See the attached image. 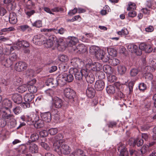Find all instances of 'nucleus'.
Segmentation results:
<instances>
[{
    "instance_id": "f257e3e1",
    "label": "nucleus",
    "mask_w": 156,
    "mask_h": 156,
    "mask_svg": "<svg viewBox=\"0 0 156 156\" xmlns=\"http://www.w3.org/2000/svg\"><path fill=\"white\" fill-rule=\"evenodd\" d=\"M44 45L46 48H51L54 45L58 49L64 48L65 49L66 47L65 42L62 39H59L57 40L54 36H50L48 39L47 38L46 41L44 42Z\"/></svg>"
},
{
    "instance_id": "f03ea898",
    "label": "nucleus",
    "mask_w": 156,
    "mask_h": 156,
    "mask_svg": "<svg viewBox=\"0 0 156 156\" xmlns=\"http://www.w3.org/2000/svg\"><path fill=\"white\" fill-rule=\"evenodd\" d=\"M54 151L57 152L59 155H61L62 154H68L70 153L71 150L69 146L66 144L58 143L54 144Z\"/></svg>"
},
{
    "instance_id": "7ed1b4c3",
    "label": "nucleus",
    "mask_w": 156,
    "mask_h": 156,
    "mask_svg": "<svg viewBox=\"0 0 156 156\" xmlns=\"http://www.w3.org/2000/svg\"><path fill=\"white\" fill-rule=\"evenodd\" d=\"M89 52L91 54L94 55L99 59L101 57V54L103 52L99 47L94 46L90 47Z\"/></svg>"
},
{
    "instance_id": "20e7f679",
    "label": "nucleus",
    "mask_w": 156,
    "mask_h": 156,
    "mask_svg": "<svg viewBox=\"0 0 156 156\" xmlns=\"http://www.w3.org/2000/svg\"><path fill=\"white\" fill-rule=\"evenodd\" d=\"M64 95L67 98L74 101V98L76 96L74 91L69 88H66L64 90Z\"/></svg>"
},
{
    "instance_id": "39448f33",
    "label": "nucleus",
    "mask_w": 156,
    "mask_h": 156,
    "mask_svg": "<svg viewBox=\"0 0 156 156\" xmlns=\"http://www.w3.org/2000/svg\"><path fill=\"white\" fill-rule=\"evenodd\" d=\"M87 67L90 70L97 72L100 71L102 68L101 65L98 62H95L93 64H88L87 65Z\"/></svg>"
},
{
    "instance_id": "423d86ee",
    "label": "nucleus",
    "mask_w": 156,
    "mask_h": 156,
    "mask_svg": "<svg viewBox=\"0 0 156 156\" xmlns=\"http://www.w3.org/2000/svg\"><path fill=\"white\" fill-rule=\"evenodd\" d=\"M65 73L59 74L58 76V80H57L58 84L61 86H63L66 84V76Z\"/></svg>"
},
{
    "instance_id": "0eeeda50",
    "label": "nucleus",
    "mask_w": 156,
    "mask_h": 156,
    "mask_svg": "<svg viewBox=\"0 0 156 156\" xmlns=\"http://www.w3.org/2000/svg\"><path fill=\"white\" fill-rule=\"evenodd\" d=\"M36 119L33 120L32 119L31 121L34 123V126L37 129L43 127L44 126V121L41 119H38V117L36 116Z\"/></svg>"
},
{
    "instance_id": "6e6552de",
    "label": "nucleus",
    "mask_w": 156,
    "mask_h": 156,
    "mask_svg": "<svg viewBox=\"0 0 156 156\" xmlns=\"http://www.w3.org/2000/svg\"><path fill=\"white\" fill-rule=\"evenodd\" d=\"M70 72H73L76 80L80 81L82 80L83 76L81 74V72L78 69L73 68L70 69Z\"/></svg>"
},
{
    "instance_id": "1a4fd4ad",
    "label": "nucleus",
    "mask_w": 156,
    "mask_h": 156,
    "mask_svg": "<svg viewBox=\"0 0 156 156\" xmlns=\"http://www.w3.org/2000/svg\"><path fill=\"white\" fill-rule=\"evenodd\" d=\"M27 66V64L25 62H20L16 64L15 69L16 71L21 72L26 69Z\"/></svg>"
},
{
    "instance_id": "9d476101",
    "label": "nucleus",
    "mask_w": 156,
    "mask_h": 156,
    "mask_svg": "<svg viewBox=\"0 0 156 156\" xmlns=\"http://www.w3.org/2000/svg\"><path fill=\"white\" fill-rule=\"evenodd\" d=\"M53 106L57 108H61L62 106V100L57 97H54L52 99Z\"/></svg>"
},
{
    "instance_id": "9b49d317",
    "label": "nucleus",
    "mask_w": 156,
    "mask_h": 156,
    "mask_svg": "<svg viewBox=\"0 0 156 156\" xmlns=\"http://www.w3.org/2000/svg\"><path fill=\"white\" fill-rule=\"evenodd\" d=\"M105 87V83L102 80H97L95 84L94 87L96 90L98 91H101Z\"/></svg>"
},
{
    "instance_id": "f8f14e48",
    "label": "nucleus",
    "mask_w": 156,
    "mask_h": 156,
    "mask_svg": "<svg viewBox=\"0 0 156 156\" xmlns=\"http://www.w3.org/2000/svg\"><path fill=\"white\" fill-rule=\"evenodd\" d=\"M45 84L47 86L51 87H54L58 85L57 80L51 78H48L46 80Z\"/></svg>"
},
{
    "instance_id": "ddd939ff",
    "label": "nucleus",
    "mask_w": 156,
    "mask_h": 156,
    "mask_svg": "<svg viewBox=\"0 0 156 156\" xmlns=\"http://www.w3.org/2000/svg\"><path fill=\"white\" fill-rule=\"evenodd\" d=\"M78 41L77 38L75 37H69L66 40L68 46L72 47L75 45Z\"/></svg>"
},
{
    "instance_id": "4468645a",
    "label": "nucleus",
    "mask_w": 156,
    "mask_h": 156,
    "mask_svg": "<svg viewBox=\"0 0 156 156\" xmlns=\"http://www.w3.org/2000/svg\"><path fill=\"white\" fill-rule=\"evenodd\" d=\"M30 139L26 143L27 145H30L31 142H37L39 139L38 134L36 132L33 133L30 135Z\"/></svg>"
},
{
    "instance_id": "2eb2a0df",
    "label": "nucleus",
    "mask_w": 156,
    "mask_h": 156,
    "mask_svg": "<svg viewBox=\"0 0 156 156\" xmlns=\"http://www.w3.org/2000/svg\"><path fill=\"white\" fill-rule=\"evenodd\" d=\"M42 120L46 122H49L51 119V114L49 112L43 113L41 115Z\"/></svg>"
},
{
    "instance_id": "dca6fc26",
    "label": "nucleus",
    "mask_w": 156,
    "mask_h": 156,
    "mask_svg": "<svg viewBox=\"0 0 156 156\" xmlns=\"http://www.w3.org/2000/svg\"><path fill=\"white\" fill-rule=\"evenodd\" d=\"M87 96L89 98H93L95 94V90L90 85H89L86 91Z\"/></svg>"
},
{
    "instance_id": "f3484780",
    "label": "nucleus",
    "mask_w": 156,
    "mask_h": 156,
    "mask_svg": "<svg viewBox=\"0 0 156 156\" xmlns=\"http://www.w3.org/2000/svg\"><path fill=\"white\" fill-rule=\"evenodd\" d=\"M12 98L14 102L17 104H21L22 102V97L20 94H15L13 95Z\"/></svg>"
},
{
    "instance_id": "a211bd4d",
    "label": "nucleus",
    "mask_w": 156,
    "mask_h": 156,
    "mask_svg": "<svg viewBox=\"0 0 156 156\" xmlns=\"http://www.w3.org/2000/svg\"><path fill=\"white\" fill-rule=\"evenodd\" d=\"M44 9L45 11L51 14H53L52 13V12H58L63 11V9L61 7H55L51 9V10L48 7H44Z\"/></svg>"
},
{
    "instance_id": "6ab92c4d",
    "label": "nucleus",
    "mask_w": 156,
    "mask_h": 156,
    "mask_svg": "<svg viewBox=\"0 0 156 156\" xmlns=\"http://www.w3.org/2000/svg\"><path fill=\"white\" fill-rule=\"evenodd\" d=\"M9 21L12 24H15L17 22V18L16 13L14 12L10 14L9 16Z\"/></svg>"
},
{
    "instance_id": "aec40b11",
    "label": "nucleus",
    "mask_w": 156,
    "mask_h": 156,
    "mask_svg": "<svg viewBox=\"0 0 156 156\" xmlns=\"http://www.w3.org/2000/svg\"><path fill=\"white\" fill-rule=\"evenodd\" d=\"M9 111V110H4L3 109H2L0 111L1 112H2L3 114L2 115V117L4 119H8L9 118L12 117L13 115H12L10 114L8 112Z\"/></svg>"
},
{
    "instance_id": "412c9836",
    "label": "nucleus",
    "mask_w": 156,
    "mask_h": 156,
    "mask_svg": "<svg viewBox=\"0 0 156 156\" xmlns=\"http://www.w3.org/2000/svg\"><path fill=\"white\" fill-rule=\"evenodd\" d=\"M103 70L108 74H111L113 73V69L109 65H105L103 66Z\"/></svg>"
},
{
    "instance_id": "4be33fe9",
    "label": "nucleus",
    "mask_w": 156,
    "mask_h": 156,
    "mask_svg": "<svg viewBox=\"0 0 156 156\" xmlns=\"http://www.w3.org/2000/svg\"><path fill=\"white\" fill-rule=\"evenodd\" d=\"M2 105L6 109L8 110H9V108L12 107V102L10 100L8 99H5L3 101Z\"/></svg>"
},
{
    "instance_id": "5701e85b",
    "label": "nucleus",
    "mask_w": 156,
    "mask_h": 156,
    "mask_svg": "<svg viewBox=\"0 0 156 156\" xmlns=\"http://www.w3.org/2000/svg\"><path fill=\"white\" fill-rule=\"evenodd\" d=\"M87 83H92L95 80V76L94 74L91 72H89L88 75L85 78Z\"/></svg>"
},
{
    "instance_id": "b1692460",
    "label": "nucleus",
    "mask_w": 156,
    "mask_h": 156,
    "mask_svg": "<svg viewBox=\"0 0 156 156\" xmlns=\"http://www.w3.org/2000/svg\"><path fill=\"white\" fill-rule=\"evenodd\" d=\"M29 147L30 151L32 154L37 153L38 151V148L37 146L35 144H30Z\"/></svg>"
},
{
    "instance_id": "393cba45",
    "label": "nucleus",
    "mask_w": 156,
    "mask_h": 156,
    "mask_svg": "<svg viewBox=\"0 0 156 156\" xmlns=\"http://www.w3.org/2000/svg\"><path fill=\"white\" fill-rule=\"evenodd\" d=\"M76 52L79 54H82L85 52L86 49L84 45L83 44L79 45L76 47Z\"/></svg>"
},
{
    "instance_id": "a878e982",
    "label": "nucleus",
    "mask_w": 156,
    "mask_h": 156,
    "mask_svg": "<svg viewBox=\"0 0 156 156\" xmlns=\"http://www.w3.org/2000/svg\"><path fill=\"white\" fill-rule=\"evenodd\" d=\"M2 65L6 67H10L13 64V62L9 58L5 59L2 61Z\"/></svg>"
},
{
    "instance_id": "bb28decb",
    "label": "nucleus",
    "mask_w": 156,
    "mask_h": 156,
    "mask_svg": "<svg viewBox=\"0 0 156 156\" xmlns=\"http://www.w3.org/2000/svg\"><path fill=\"white\" fill-rule=\"evenodd\" d=\"M73 63V65L75 67L80 69L81 67L80 64L81 63L79 59L77 58H75L73 59L71 62Z\"/></svg>"
},
{
    "instance_id": "cd10ccee",
    "label": "nucleus",
    "mask_w": 156,
    "mask_h": 156,
    "mask_svg": "<svg viewBox=\"0 0 156 156\" xmlns=\"http://www.w3.org/2000/svg\"><path fill=\"white\" fill-rule=\"evenodd\" d=\"M17 45L21 47H28L29 46V43L26 41H18L17 43Z\"/></svg>"
},
{
    "instance_id": "c85d7f7f",
    "label": "nucleus",
    "mask_w": 156,
    "mask_h": 156,
    "mask_svg": "<svg viewBox=\"0 0 156 156\" xmlns=\"http://www.w3.org/2000/svg\"><path fill=\"white\" fill-rule=\"evenodd\" d=\"M34 96L33 94H27L24 97V100L26 102H30L34 98Z\"/></svg>"
},
{
    "instance_id": "c756f323",
    "label": "nucleus",
    "mask_w": 156,
    "mask_h": 156,
    "mask_svg": "<svg viewBox=\"0 0 156 156\" xmlns=\"http://www.w3.org/2000/svg\"><path fill=\"white\" fill-rule=\"evenodd\" d=\"M138 48L137 46L134 44H130L127 46V49L132 53L135 52V50Z\"/></svg>"
},
{
    "instance_id": "7c9ffc66",
    "label": "nucleus",
    "mask_w": 156,
    "mask_h": 156,
    "mask_svg": "<svg viewBox=\"0 0 156 156\" xmlns=\"http://www.w3.org/2000/svg\"><path fill=\"white\" fill-rule=\"evenodd\" d=\"M120 63L119 60L115 58H112L109 60V64L113 66H116Z\"/></svg>"
},
{
    "instance_id": "2f4dec72",
    "label": "nucleus",
    "mask_w": 156,
    "mask_h": 156,
    "mask_svg": "<svg viewBox=\"0 0 156 156\" xmlns=\"http://www.w3.org/2000/svg\"><path fill=\"white\" fill-rule=\"evenodd\" d=\"M119 73L121 75L125 74L126 70V67L123 66H119L118 67Z\"/></svg>"
},
{
    "instance_id": "473e14b6",
    "label": "nucleus",
    "mask_w": 156,
    "mask_h": 156,
    "mask_svg": "<svg viewBox=\"0 0 156 156\" xmlns=\"http://www.w3.org/2000/svg\"><path fill=\"white\" fill-rule=\"evenodd\" d=\"M107 92L110 94H112L115 93V87L112 85L107 86L106 88Z\"/></svg>"
},
{
    "instance_id": "72a5a7b5",
    "label": "nucleus",
    "mask_w": 156,
    "mask_h": 156,
    "mask_svg": "<svg viewBox=\"0 0 156 156\" xmlns=\"http://www.w3.org/2000/svg\"><path fill=\"white\" fill-rule=\"evenodd\" d=\"M107 51L109 55L112 56H116L117 51L113 48H107Z\"/></svg>"
},
{
    "instance_id": "f704fd0d",
    "label": "nucleus",
    "mask_w": 156,
    "mask_h": 156,
    "mask_svg": "<svg viewBox=\"0 0 156 156\" xmlns=\"http://www.w3.org/2000/svg\"><path fill=\"white\" fill-rule=\"evenodd\" d=\"M28 88V87H27L26 85H24L20 86L17 88V90L20 93H23L26 91Z\"/></svg>"
},
{
    "instance_id": "c9c22d12",
    "label": "nucleus",
    "mask_w": 156,
    "mask_h": 156,
    "mask_svg": "<svg viewBox=\"0 0 156 156\" xmlns=\"http://www.w3.org/2000/svg\"><path fill=\"white\" fill-rule=\"evenodd\" d=\"M101 55L102 56L100 58V59L102 60L104 62H108L109 63V60L111 59L110 57L106 55H104L103 52L101 54Z\"/></svg>"
},
{
    "instance_id": "e433bc0d",
    "label": "nucleus",
    "mask_w": 156,
    "mask_h": 156,
    "mask_svg": "<svg viewBox=\"0 0 156 156\" xmlns=\"http://www.w3.org/2000/svg\"><path fill=\"white\" fill-rule=\"evenodd\" d=\"M96 76L98 77L100 80H102L105 78V75L104 73L102 71H98L96 72Z\"/></svg>"
},
{
    "instance_id": "4c0bfd02",
    "label": "nucleus",
    "mask_w": 156,
    "mask_h": 156,
    "mask_svg": "<svg viewBox=\"0 0 156 156\" xmlns=\"http://www.w3.org/2000/svg\"><path fill=\"white\" fill-rule=\"evenodd\" d=\"M28 90L30 94L36 93L37 91V88L34 85H31L28 86Z\"/></svg>"
},
{
    "instance_id": "58836bf2",
    "label": "nucleus",
    "mask_w": 156,
    "mask_h": 156,
    "mask_svg": "<svg viewBox=\"0 0 156 156\" xmlns=\"http://www.w3.org/2000/svg\"><path fill=\"white\" fill-rule=\"evenodd\" d=\"M59 68L61 69V70L65 72L68 69L69 66L68 65L64 63L60 64Z\"/></svg>"
},
{
    "instance_id": "ea45409f",
    "label": "nucleus",
    "mask_w": 156,
    "mask_h": 156,
    "mask_svg": "<svg viewBox=\"0 0 156 156\" xmlns=\"http://www.w3.org/2000/svg\"><path fill=\"white\" fill-rule=\"evenodd\" d=\"M139 71L137 69H132L130 72V76L132 77L136 76L139 72Z\"/></svg>"
},
{
    "instance_id": "a19ab883",
    "label": "nucleus",
    "mask_w": 156,
    "mask_h": 156,
    "mask_svg": "<svg viewBox=\"0 0 156 156\" xmlns=\"http://www.w3.org/2000/svg\"><path fill=\"white\" fill-rule=\"evenodd\" d=\"M144 76L145 77L146 79L149 80H151L153 78L152 74L149 72L144 73Z\"/></svg>"
},
{
    "instance_id": "79ce46f5",
    "label": "nucleus",
    "mask_w": 156,
    "mask_h": 156,
    "mask_svg": "<svg viewBox=\"0 0 156 156\" xmlns=\"http://www.w3.org/2000/svg\"><path fill=\"white\" fill-rule=\"evenodd\" d=\"M27 148L25 145H22L20 147L19 151L22 154H25L27 152Z\"/></svg>"
},
{
    "instance_id": "37998d69",
    "label": "nucleus",
    "mask_w": 156,
    "mask_h": 156,
    "mask_svg": "<svg viewBox=\"0 0 156 156\" xmlns=\"http://www.w3.org/2000/svg\"><path fill=\"white\" fill-rule=\"evenodd\" d=\"M144 143V141L142 139H137L134 141V144H136L138 147L141 146Z\"/></svg>"
},
{
    "instance_id": "c03bdc74",
    "label": "nucleus",
    "mask_w": 156,
    "mask_h": 156,
    "mask_svg": "<svg viewBox=\"0 0 156 156\" xmlns=\"http://www.w3.org/2000/svg\"><path fill=\"white\" fill-rule=\"evenodd\" d=\"M21 110L22 109L21 107L19 106H16L13 109V112L16 115H18L20 114L21 112Z\"/></svg>"
},
{
    "instance_id": "a18cd8bd",
    "label": "nucleus",
    "mask_w": 156,
    "mask_h": 156,
    "mask_svg": "<svg viewBox=\"0 0 156 156\" xmlns=\"http://www.w3.org/2000/svg\"><path fill=\"white\" fill-rule=\"evenodd\" d=\"M129 6L127 8L128 11H133L136 8V5L134 3H131L128 4Z\"/></svg>"
},
{
    "instance_id": "49530a36",
    "label": "nucleus",
    "mask_w": 156,
    "mask_h": 156,
    "mask_svg": "<svg viewBox=\"0 0 156 156\" xmlns=\"http://www.w3.org/2000/svg\"><path fill=\"white\" fill-rule=\"evenodd\" d=\"M129 155L130 156H137L138 155V151L135 149H130L129 150Z\"/></svg>"
},
{
    "instance_id": "de8ad7c7",
    "label": "nucleus",
    "mask_w": 156,
    "mask_h": 156,
    "mask_svg": "<svg viewBox=\"0 0 156 156\" xmlns=\"http://www.w3.org/2000/svg\"><path fill=\"white\" fill-rule=\"evenodd\" d=\"M66 82H72L74 79V77L72 74L70 73L69 74L66 73Z\"/></svg>"
},
{
    "instance_id": "09e8293b",
    "label": "nucleus",
    "mask_w": 156,
    "mask_h": 156,
    "mask_svg": "<svg viewBox=\"0 0 156 156\" xmlns=\"http://www.w3.org/2000/svg\"><path fill=\"white\" fill-rule=\"evenodd\" d=\"M120 154L121 156H128L129 154L126 148L122 149L120 152Z\"/></svg>"
},
{
    "instance_id": "8fccbe9b",
    "label": "nucleus",
    "mask_w": 156,
    "mask_h": 156,
    "mask_svg": "<svg viewBox=\"0 0 156 156\" xmlns=\"http://www.w3.org/2000/svg\"><path fill=\"white\" fill-rule=\"evenodd\" d=\"M109 75L108 77L109 81L111 82H113L116 80L117 78L115 76L112 74Z\"/></svg>"
},
{
    "instance_id": "3c124183",
    "label": "nucleus",
    "mask_w": 156,
    "mask_h": 156,
    "mask_svg": "<svg viewBox=\"0 0 156 156\" xmlns=\"http://www.w3.org/2000/svg\"><path fill=\"white\" fill-rule=\"evenodd\" d=\"M9 58L13 63L14 61H15L17 59V56L15 53H12L10 55Z\"/></svg>"
},
{
    "instance_id": "603ef678",
    "label": "nucleus",
    "mask_w": 156,
    "mask_h": 156,
    "mask_svg": "<svg viewBox=\"0 0 156 156\" xmlns=\"http://www.w3.org/2000/svg\"><path fill=\"white\" fill-rule=\"evenodd\" d=\"M48 132L51 135H54L58 132V129L56 128H51L48 130Z\"/></svg>"
},
{
    "instance_id": "864d4df0",
    "label": "nucleus",
    "mask_w": 156,
    "mask_h": 156,
    "mask_svg": "<svg viewBox=\"0 0 156 156\" xmlns=\"http://www.w3.org/2000/svg\"><path fill=\"white\" fill-rule=\"evenodd\" d=\"M88 70L87 69H83L81 70L80 71L81 72V73L82 76H84L85 78L88 75L89 72H88Z\"/></svg>"
},
{
    "instance_id": "5fc2aeb1",
    "label": "nucleus",
    "mask_w": 156,
    "mask_h": 156,
    "mask_svg": "<svg viewBox=\"0 0 156 156\" xmlns=\"http://www.w3.org/2000/svg\"><path fill=\"white\" fill-rule=\"evenodd\" d=\"M148 45L145 43H141L139 45V48L142 51H145L148 47Z\"/></svg>"
},
{
    "instance_id": "6e6d98bb",
    "label": "nucleus",
    "mask_w": 156,
    "mask_h": 156,
    "mask_svg": "<svg viewBox=\"0 0 156 156\" xmlns=\"http://www.w3.org/2000/svg\"><path fill=\"white\" fill-rule=\"evenodd\" d=\"M139 88L140 90L144 91L147 88L146 85L144 83H141L139 85Z\"/></svg>"
},
{
    "instance_id": "4d7b16f0",
    "label": "nucleus",
    "mask_w": 156,
    "mask_h": 156,
    "mask_svg": "<svg viewBox=\"0 0 156 156\" xmlns=\"http://www.w3.org/2000/svg\"><path fill=\"white\" fill-rule=\"evenodd\" d=\"M83 151L80 149H77L75 151V153L77 156H82L83 154Z\"/></svg>"
},
{
    "instance_id": "13d9d810",
    "label": "nucleus",
    "mask_w": 156,
    "mask_h": 156,
    "mask_svg": "<svg viewBox=\"0 0 156 156\" xmlns=\"http://www.w3.org/2000/svg\"><path fill=\"white\" fill-rule=\"evenodd\" d=\"M32 24L33 26H35L37 27H41L42 25L41 21L39 20L36 21Z\"/></svg>"
},
{
    "instance_id": "bf43d9fd",
    "label": "nucleus",
    "mask_w": 156,
    "mask_h": 156,
    "mask_svg": "<svg viewBox=\"0 0 156 156\" xmlns=\"http://www.w3.org/2000/svg\"><path fill=\"white\" fill-rule=\"evenodd\" d=\"M15 30V28L12 27H6L1 29L2 32L11 31Z\"/></svg>"
},
{
    "instance_id": "052dcab7",
    "label": "nucleus",
    "mask_w": 156,
    "mask_h": 156,
    "mask_svg": "<svg viewBox=\"0 0 156 156\" xmlns=\"http://www.w3.org/2000/svg\"><path fill=\"white\" fill-rule=\"evenodd\" d=\"M39 135L42 137H46L48 135V132L46 130H43L39 132Z\"/></svg>"
},
{
    "instance_id": "680f3d73",
    "label": "nucleus",
    "mask_w": 156,
    "mask_h": 156,
    "mask_svg": "<svg viewBox=\"0 0 156 156\" xmlns=\"http://www.w3.org/2000/svg\"><path fill=\"white\" fill-rule=\"evenodd\" d=\"M47 37H46L44 36L41 35L40 40H39V44H43L44 42L46 41Z\"/></svg>"
},
{
    "instance_id": "e2e57ef3",
    "label": "nucleus",
    "mask_w": 156,
    "mask_h": 156,
    "mask_svg": "<svg viewBox=\"0 0 156 156\" xmlns=\"http://www.w3.org/2000/svg\"><path fill=\"white\" fill-rule=\"evenodd\" d=\"M59 60L61 62H66L68 60V58L66 55H63L60 56L59 57Z\"/></svg>"
},
{
    "instance_id": "0e129e2a",
    "label": "nucleus",
    "mask_w": 156,
    "mask_h": 156,
    "mask_svg": "<svg viewBox=\"0 0 156 156\" xmlns=\"http://www.w3.org/2000/svg\"><path fill=\"white\" fill-rule=\"evenodd\" d=\"M5 119H0V126L2 127H5L6 124V122Z\"/></svg>"
},
{
    "instance_id": "69168bd1",
    "label": "nucleus",
    "mask_w": 156,
    "mask_h": 156,
    "mask_svg": "<svg viewBox=\"0 0 156 156\" xmlns=\"http://www.w3.org/2000/svg\"><path fill=\"white\" fill-rule=\"evenodd\" d=\"M63 137V136L62 134L58 133L55 136L54 138L56 141H58L62 140Z\"/></svg>"
},
{
    "instance_id": "338daca9",
    "label": "nucleus",
    "mask_w": 156,
    "mask_h": 156,
    "mask_svg": "<svg viewBox=\"0 0 156 156\" xmlns=\"http://www.w3.org/2000/svg\"><path fill=\"white\" fill-rule=\"evenodd\" d=\"M35 12L34 10H29L28 11H27L26 12V15L30 17L31 16L34 14Z\"/></svg>"
},
{
    "instance_id": "774afa93",
    "label": "nucleus",
    "mask_w": 156,
    "mask_h": 156,
    "mask_svg": "<svg viewBox=\"0 0 156 156\" xmlns=\"http://www.w3.org/2000/svg\"><path fill=\"white\" fill-rule=\"evenodd\" d=\"M15 82L17 86H20L22 83V79L20 77H17L16 81Z\"/></svg>"
}]
</instances>
